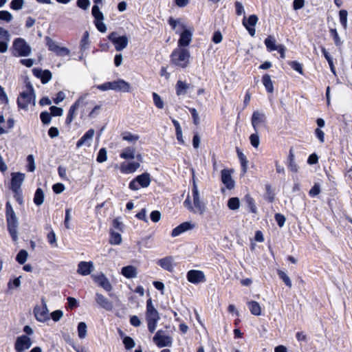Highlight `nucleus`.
I'll return each mask as SVG.
<instances>
[{"mask_svg":"<svg viewBox=\"0 0 352 352\" xmlns=\"http://www.w3.org/2000/svg\"><path fill=\"white\" fill-rule=\"evenodd\" d=\"M44 192L41 188H38L34 194V202L37 206H41L44 201Z\"/></svg>","mask_w":352,"mask_h":352,"instance_id":"38","label":"nucleus"},{"mask_svg":"<svg viewBox=\"0 0 352 352\" xmlns=\"http://www.w3.org/2000/svg\"><path fill=\"white\" fill-rule=\"evenodd\" d=\"M87 327L85 322H80L78 325V335L80 339H84L87 336Z\"/></svg>","mask_w":352,"mask_h":352,"instance_id":"39","label":"nucleus"},{"mask_svg":"<svg viewBox=\"0 0 352 352\" xmlns=\"http://www.w3.org/2000/svg\"><path fill=\"white\" fill-rule=\"evenodd\" d=\"M109 40L113 44L115 49L120 52L125 49L129 43V38L126 35L120 36L116 32H111L108 36Z\"/></svg>","mask_w":352,"mask_h":352,"instance_id":"6","label":"nucleus"},{"mask_svg":"<svg viewBox=\"0 0 352 352\" xmlns=\"http://www.w3.org/2000/svg\"><path fill=\"white\" fill-rule=\"evenodd\" d=\"M140 166L138 162H123L120 164V170L122 173L129 174L134 173Z\"/></svg>","mask_w":352,"mask_h":352,"instance_id":"25","label":"nucleus"},{"mask_svg":"<svg viewBox=\"0 0 352 352\" xmlns=\"http://www.w3.org/2000/svg\"><path fill=\"white\" fill-rule=\"evenodd\" d=\"M157 264L160 266L162 269L172 272L175 267V259L173 256H166L161 259H159Z\"/></svg>","mask_w":352,"mask_h":352,"instance_id":"21","label":"nucleus"},{"mask_svg":"<svg viewBox=\"0 0 352 352\" xmlns=\"http://www.w3.org/2000/svg\"><path fill=\"white\" fill-rule=\"evenodd\" d=\"M40 118L44 124H48L51 122V113L43 111L41 113Z\"/></svg>","mask_w":352,"mask_h":352,"instance_id":"57","label":"nucleus"},{"mask_svg":"<svg viewBox=\"0 0 352 352\" xmlns=\"http://www.w3.org/2000/svg\"><path fill=\"white\" fill-rule=\"evenodd\" d=\"M98 89L102 91H107L109 89L115 91L114 81L107 82L104 84L100 85L98 86Z\"/></svg>","mask_w":352,"mask_h":352,"instance_id":"54","label":"nucleus"},{"mask_svg":"<svg viewBox=\"0 0 352 352\" xmlns=\"http://www.w3.org/2000/svg\"><path fill=\"white\" fill-rule=\"evenodd\" d=\"M95 133V131L92 129L88 130L85 135L78 141L76 144V146L78 148L81 147L84 144H87L89 141H90Z\"/></svg>","mask_w":352,"mask_h":352,"instance_id":"31","label":"nucleus"},{"mask_svg":"<svg viewBox=\"0 0 352 352\" xmlns=\"http://www.w3.org/2000/svg\"><path fill=\"white\" fill-rule=\"evenodd\" d=\"M94 269V263L91 261H80L78 265L77 272L82 276H87Z\"/></svg>","mask_w":352,"mask_h":352,"instance_id":"20","label":"nucleus"},{"mask_svg":"<svg viewBox=\"0 0 352 352\" xmlns=\"http://www.w3.org/2000/svg\"><path fill=\"white\" fill-rule=\"evenodd\" d=\"M89 34L87 31L85 32L83 36L80 41V50H85L87 49L89 45Z\"/></svg>","mask_w":352,"mask_h":352,"instance_id":"45","label":"nucleus"},{"mask_svg":"<svg viewBox=\"0 0 352 352\" xmlns=\"http://www.w3.org/2000/svg\"><path fill=\"white\" fill-rule=\"evenodd\" d=\"M151 184L150 174L144 173L137 176L133 180L129 183V188L133 190H137L142 188H146Z\"/></svg>","mask_w":352,"mask_h":352,"instance_id":"7","label":"nucleus"},{"mask_svg":"<svg viewBox=\"0 0 352 352\" xmlns=\"http://www.w3.org/2000/svg\"><path fill=\"white\" fill-rule=\"evenodd\" d=\"M6 218L12 217V216H16V214H15L10 201H7V203L6 204Z\"/></svg>","mask_w":352,"mask_h":352,"instance_id":"63","label":"nucleus"},{"mask_svg":"<svg viewBox=\"0 0 352 352\" xmlns=\"http://www.w3.org/2000/svg\"><path fill=\"white\" fill-rule=\"evenodd\" d=\"M109 243L112 245H119L122 243V236L121 234L118 232H116L114 231L111 232V237L109 239Z\"/></svg>","mask_w":352,"mask_h":352,"instance_id":"41","label":"nucleus"},{"mask_svg":"<svg viewBox=\"0 0 352 352\" xmlns=\"http://www.w3.org/2000/svg\"><path fill=\"white\" fill-rule=\"evenodd\" d=\"M92 278L94 280L96 283H98L99 286L102 287L107 292H109L111 290V285L109 280L107 279V278L104 274H101L99 276L92 275Z\"/></svg>","mask_w":352,"mask_h":352,"instance_id":"24","label":"nucleus"},{"mask_svg":"<svg viewBox=\"0 0 352 352\" xmlns=\"http://www.w3.org/2000/svg\"><path fill=\"white\" fill-rule=\"evenodd\" d=\"M172 63L182 68H186L190 58V51L184 47H177L171 54Z\"/></svg>","mask_w":352,"mask_h":352,"instance_id":"1","label":"nucleus"},{"mask_svg":"<svg viewBox=\"0 0 352 352\" xmlns=\"http://www.w3.org/2000/svg\"><path fill=\"white\" fill-rule=\"evenodd\" d=\"M190 85L182 80H178L175 85L176 94L177 96L185 95L189 89Z\"/></svg>","mask_w":352,"mask_h":352,"instance_id":"32","label":"nucleus"},{"mask_svg":"<svg viewBox=\"0 0 352 352\" xmlns=\"http://www.w3.org/2000/svg\"><path fill=\"white\" fill-rule=\"evenodd\" d=\"M347 15L348 12L345 10H341L339 12L340 21L344 30L347 28Z\"/></svg>","mask_w":352,"mask_h":352,"instance_id":"46","label":"nucleus"},{"mask_svg":"<svg viewBox=\"0 0 352 352\" xmlns=\"http://www.w3.org/2000/svg\"><path fill=\"white\" fill-rule=\"evenodd\" d=\"M12 50L14 56H28L32 53L31 47L22 38H16L14 40Z\"/></svg>","mask_w":352,"mask_h":352,"instance_id":"3","label":"nucleus"},{"mask_svg":"<svg viewBox=\"0 0 352 352\" xmlns=\"http://www.w3.org/2000/svg\"><path fill=\"white\" fill-rule=\"evenodd\" d=\"M35 94L31 85H29L26 91H23L17 99L19 108L26 109L29 104H35Z\"/></svg>","mask_w":352,"mask_h":352,"instance_id":"5","label":"nucleus"},{"mask_svg":"<svg viewBox=\"0 0 352 352\" xmlns=\"http://www.w3.org/2000/svg\"><path fill=\"white\" fill-rule=\"evenodd\" d=\"M91 13L95 19L94 23L98 30L100 32H105L107 31V27L102 22L104 20V15L100 10L98 6L94 5L93 6Z\"/></svg>","mask_w":352,"mask_h":352,"instance_id":"9","label":"nucleus"},{"mask_svg":"<svg viewBox=\"0 0 352 352\" xmlns=\"http://www.w3.org/2000/svg\"><path fill=\"white\" fill-rule=\"evenodd\" d=\"M71 212V208H67L65 210V218L64 221V224L67 229H70Z\"/></svg>","mask_w":352,"mask_h":352,"instance_id":"59","label":"nucleus"},{"mask_svg":"<svg viewBox=\"0 0 352 352\" xmlns=\"http://www.w3.org/2000/svg\"><path fill=\"white\" fill-rule=\"evenodd\" d=\"M120 157L124 160H133L135 157V148L133 147H126L124 148L120 155Z\"/></svg>","mask_w":352,"mask_h":352,"instance_id":"33","label":"nucleus"},{"mask_svg":"<svg viewBox=\"0 0 352 352\" xmlns=\"http://www.w3.org/2000/svg\"><path fill=\"white\" fill-rule=\"evenodd\" d=\"M32 344L30 338L26 335L19 336L14 344V349L16 352H23L31 347Z\"/></svg>","mask_w":352,"mask_h":352,"instance_id":"11","label":"nucleus"},{"mask_svg":"<svg viewBox=\"0 0 352 352\" xmlns=\"http://www.w3.org/2000/svg\"><path fill=\"white\" fill-rule=\"evenodd\" d=\"M107 159V156L106 149L104 148H100L97 156V162L99 163H102L105 162Z\"/></svg>","mask_w":352,"mask_h":352,"instance_id":"53","label":"nucleus"},{"mask_svg":"<svg viewBox=\"0 0 352 352\" xmlns=\"http://www.w3.org/2000/svg\"><path fill=\"white\" fill-rule=\"evenodd\" d=\"M140 137L137 135H133L129 132H125L122 134V139L131 143H135Z\"/></svg>","mask_w":352,"mask_h":352,"instance_id":"43","label":"nucleus"},{"mask_svg":"<svg viewBox=\"0 0 352 352\" xmlns=\"http://www.w3.org/2000/svg\"><path fill=\"white\" fill-rule=\"evenodd\" d=\"M51 111V115L53 116H60L63 115V110L62 108L56 107V106H52L50 107Z\"/></svg>","mask_w":352,"mask_h":352,"instance_id":"64","label":"nucleus"},{"mask_svg":"<svg viewBox=\"0 0 352 352\" xmlns=\"http://www.w3.org/2000/svg\"><path fill=\"white\" fill-rule=\"evenodd\" d=\"M192 195L194 208L193 213L203 215L206 210V204L201 197L198 186L195 180L192 184Z\"/></svg>","mask_w":352,"mask_h":352,"instance_id":"4","label":"nucleus"},{"mask_svg":"<svg viewBox=\"0 0 352 352\" xmlns=\"http://www.w3.org/2000/svg\"><path fill=\"white\" fill-rule=\"evenodd\" d=\"M320 192V186L319 184L316 183L314 186L311 188L309 194L311 197H315L319 195Z\"/></svg>","mask_w":352,"mask_h":352,"instance_id":"60","label":"nucleus"},{"mask_svg":"<svg viewBox=\"0 0 352 352\" xmlns=\"http://www.w3.org/2000/svg\"><path fill=\"white\" fill-rule=\"evenodd\" d=\"M0 19L6 22H10L12 19V15L6 10L0 11Z\"/></svg>","mask_w":352,"mask_h":352,"instance_id":"58","label":"nucleus"},{"mask_svg":"<svg viewBox=\"0 0 352 352\" xmlns=\"http://www.w3.org/2000/svg\"><path fill=\"white\" fill-rule=\"evenodd\" d=\"M42 306H36L34 309V313L36 320L39 322H45L49 319L48 309L44 299H42Z\"/></svg>","mask_w":352,"mask_h":352,"instance_id":"14","label":"nucleus"},{"mask_svg":"<svg viewBox=\"0 0 352 352\" xmlns=\"http://www.w3.org/2000/svg\"><path fill=\"white\" fill-rule=\"evenodd\" d=\"M48 242L54 247L57 246L56 234L53 230L50 232L47 236Z\"/></svg>","mask_w":352,"mask_h":352,"instance_id":"62","label":"nucleus"},{"mask_svg":"<svg viewBox=\"0 0 352 352\" xmlns=\"http://www.w3.org/2000/svg\"><path fill=\"white\" fill-rule=\"evenodd\" d=\"M7 226L8 232L14 241L18 240L17 228L19 226L18 218L16 216H12L6 218Z\"/></svg>","mask_w":352,"mask_h":352,"instance_id":"12","label":"nucleus"},{"mask_svg":"<svg viewBox=\"0 0 352 352\" xmlns=\"http://www.w3.org/2000/svg\"><path fill=\"white\" fill-rule=\"evenodd\" d=\"M153 102L157 108L162 109L164 108V103L161 97L157 93H153Z\"/></svg>","mask_w":352,"mask_h":352,"instance_id":"48","label":"nucleus"},{"mask_svg":"<svg viewBox=\"0 0 352 352\" xmlns=\"http://www.w3.org/2000/svg\"><path fill=\"white\" fill-rule=\"evenodd\" d=\"M245 201H246V203L248 204V206L250 209V211L252 212H253V213H255L256 212V206L254 204V201L253 198H252L250 196H246L245 197Z\"/></svg>","mask_w":352,"mask_h":352,"instance_id":"56","label":"nucleus"},{"mask_svg":"<svg viewBox=\"0 0 352 352\" xmlns=\"http://www.w3.org/2000/svg\"><path fill=\"white\" fill-rule=\"evenodd\" d=\"M288 167L292 172L296 173L298 171V166L294 162V154L292 149L289 151Z\"/></svg>","mask_w":352,"mask_h":352,"instance_id":"42","label":"nucleus"},{"mask_svg":"<svg viewBox=\"0 0 352 352\" xmlns=\"http://www.w3.org/2000/svg\"><path fill=\"white\" fill-rule=\"evenodd\" d=\"M168 23L175 30L176 33L181 34L183 31L188 30L184 23L180 19L175 20L170 17L168 20Z\"/></svg>","mask_w":352,"mask_h":352,"instance_id":"27","label":"nucleus"},{"mask_svg":"<svg viewBox=\"0 0 352 352\" xmlns=\"http://www.w3.org/2000/svg\"><path fill=\"white\" fill-rule=\"evenodd\" d=\"M278 275L280 277V279L283 280V281L285 283V284L289 287V288L292 287V281L289 278V277L283 271L278 270L277 271Z\"/></svg>","mask_w":352,"mask_h":352,"instance_id":"47","label":"nucleus"},{"mask_svg":"<svg viewBox=\"0 0 352 352\" xmlns=\"http://www.w3.org/2000/svg\"><path fill=\"white\" fill-rule=\"evenodd\" d=\"M13 192L14 193V197L16 199V201L20 204L22 205L23 203V196H22V191L21 189L18 190H12Z\"/></svg>","mask_w":352,"mask_h":352,"instance_id":"61","label":"nucleus"},{"mask_svg":"<svg viewBox=\"0 0 352 352\" xmlns=\"http://www.w3.org/2000/svg\"><path fill=\"white\" fill-rule=\"evenodd\" d=\"M28 256V252L26 250H21L17 254L16 260L17 261V262L19 263H20L21 265L24 264L27 261Z\"/></svg>","mask_w":352,"mask_h":352,"instance_id":"44","label":"nucleus"},{"mask_svg":"<svg viewBox=\"0 0 352 352\" xmlns=\"http://www.w3.org/2000/svg\"><path fill=\"white\" fill-rule=\"evenodd\" d=\"M221 181L228 189H232L234 186V182L232 178L231 172L228 169L221 170Z\"/></svg>","mask_w":352,"mask_h":352,"instance_id":"26","label":"nucleus"},{"mask_svg":"<svg viewBox=\"0 0 352 352\" xmlns=\"http://www.w3.org/2000/svg\"><path fill=\"white\" fill-rule=\"evenodd\" d=\"M24 0H12L10 3L12 9L19 10L23 8Z\"/></svg>","mask_w":352,"mask_h":352,"instance_id":"55","label":"nucleus"},{"mask_svg":"<svg viewBox=\"0 0 352 352\" xmlns=\"http://www.w3.org/2000/svg\"><path fill=\"white\" fill-rule=\"evenodd\" d=\"M250 312L255 316H260L261 314V307L258 302L256 301H250L248 303Z\"/></svg>","mask_w":352,"mask_h":352,"instance_id":"35","label":"nucleus"},{"mask_svg":"<svg viewBox=\"0 0 352 352\" xmlns=\"http://www.w3.org/2000/svg\"><path fill=\"white\" fill-rule=\"evenodd\" d=\"M122 274L127 278H133L137 276V268L133 265H128L122 269Z\"/></svg>","mask_w":352,"mask_h":352,"instance_id":"30","label":"nucleus"},{"mask_svg":"<svg viewBox=\"0 0 352 352\" xmlns=\"http://www.w3.org/2000/svg\"><path fill=\"white\" fill-rule=\"evenodd\" d=\"M87 96V95L86 94V95H84V96H82L81 97H80L75 102V103L69 108L68 114H67V116L66 118V123L67 124H69L73 121L74 118L76 117V111L77 110V109L80 105L87 104V102H86Z\"/></svg>","mask_w":352,"mask_h":352,"instance_id":"13","label":"nucleus"},{"mask_svg":"<svg viewBox=\"0 0 352 352\" xmlns=\"http://www.w3.org/2000/svg\"><path fill=\"white\" fill-rule=\"evenodd\" d=\"M258 21V19L256 14H252L248 19L245 16L243 17V25L252 36L255 35L256 30L254 26L256 25Z\"/></svg>","mask_w":352,"mask_h":352,"instance_id":"15","label":"nucleus"},{"mask_svg":"<svg viewBox=\"0 0 352 352\" xmlns=\"http://www.w3.org/2000/svg\"><path fill=\"white\" fill-rule=\"evenodd\" d=\"M33 73L35 76L41 78L43 84L48 82L52 78V74L49 70L43 71L40 69H34Z\"/></svg>","mask_w":352,"mask_h":352,"instance_id":"28","label":"nucleus"},{"mask_svg":"<svg viewBox=\"0 0 352 352\" xmlns=\"http://www.w3.org/2000/svg\"><path fill=\"white\" fill-rule=\"evenodd\" d=\"M266 116L264 113L258 111H254L252 113L251 122L255 132L258 131L260 125L265 124Z\"/></svg>","mask_w":352,"mask_h":352,"instance_id":"17","label":"nucleus"},{"mask_svg":"<svg viewBox=\"0 0 352 352\" xmlns=\"http://www.w3.org/2000/svg\"><path fill=\"white\" fill-rule=\"evenodd\" d=\"M250 141L252 146L254 148H258L260 144L259 137L258 135V131L252 133L250 136Z\"/></svg>","mask_w":352,"mask_h":352,"instance_id":"50","label":"nucleus"},{"mask_svg":"<svg viewBox=\"0 0 352 352\" xmlns=\"http://www.w3.org/2000/svg\"><path fill=\"white\" fill-rule=\"evenodd\" d=\"M28 162V170L30 172H34L35 170V162L33 155H29L27 157Z\"/></svg>","mask_w":352,"mask_h":352,"instance_id":"52","label":"nucleus"},{"mask_svg":"<svg viewBox=\"0 0 352 352\" xmlns=\"http://www.w3.org/2000/svg\"><path fill=\"white\" fill-rule=\"evenodd\" d=\"M275 38L271 35L268 36L265 40V44L267 50L270 52L276 50L278 45H276Z\"/></svg>","mask_w":352,"mask_h":352,"instance_id":"34","label":"nucleus"},{"mask_svg":"<svg viewBox=\"0 0 352 352\" xmlns=\"http://www.w3.org/2000/svg\"><path fill=\"white\" fill-rule=\"evenodd\" d=\"M25 179V174L21 173H12L11 190L21 189V186Z\"/></svg>","mask_w":352,"mask_h":352,"instance_id":"22","label":"nucleus"},{"mask_svg":"<svg viewBox=\"0 0 352 352\" xmlns=\"http://www.w3.org/2000/svg\"><path fill=\"white\" fill-rule=\"evenodd\" d=\"M192 38V28L183 31L180 34V38L178 41V47L186 48L191 42Z\"/></svg>","mask_w":352,"mask_h":352,"instance_id":"19","label":"nucleus"},{"mask_svg":"<svg viewBox=\"0 0 352 352\" xmlns=\"http://www.w3.org/2000/svg\"><path fill=\"white\" fill-rule=\"evenodd\" d=\"M262 81L267 91L269 93H272L274 91V86L270 76L268 74H265L263 76Z\"/></svg>","mask_w":352,"mask_h":352,"instance_id":"36","label":"nucleus"},{"mask_svg":"<svg viewBox=\"0 0 352 352\" xmlns=\"http://www.w3.org/2000/svg\"><path fill=\"white\" fill-rule=\"evenodd\" d=\"M45 41L49 50L54 52L56 55L62 56L69 54L70 51L68 48L59 46L57 42L52 40L50 37L46 36Z\"/></svg>","mask_w":352,"mask_h":352,"instance_id":"10","label":"nucleus"},{"mask_svg":"<svg viewBox=\"0 0 352 352\" xmlns=\"http://www.w3.org/2000/svg\"><path fill=\"white\" fill-rule=\"evenodd\" d=\"M96 302L97 304L100 306L102 308L106 309L107 311H111L113 309V303L111 302L107 298L103 296L101 294L96 293Z\"/></svg>","mask_w":352,"mask_h":352,"instance_id":"23","label":"nucleus"},{"mask_svg":"<svg viewBox=\"0 0 352 352\" xmlns=\"http://www.w3.org/2000/svg\"><path fill=\"white\" fill-rule=\"evenodd\" d=\"M123 344L126 349H131L135 346V342L133 338L129 336H125L123 339Z\"/></svg>","mask_w":352,"mask_h":352,"instance_id":"51","label":"nucleus"},{"mask_svg":"<svg viewBox=\"0 0 352 352\" xmlns=\"http://www.w3.org/2000/svg\"><path fill=\"white\" fill-rule=\"evenodd\" d=\"M195 227V223L189 221L184 222L172 230L171 236L173 237L177 236L184 232L194 229Z\"/></svg>","mask_w":352,"mask_h":352,"instance_id":"18","label":"nucleus"},{"mask_svg":"<svg viewBox=\"0 0 352 352\" xmlns=\"http://www.w3.org/2000/svg\"><path fill=\"white\" fill-rule=\"evenodd\" d=\"M240 200L238 197L230 198L228 201V207L232 210H236L239 208Z\"/></svg>","mask_w":352,"mask_h":352,"instance_id":"40","label":"nucleus"},{"mask_svg":"<svg viewBox=\"0 0 352 352\" xmlns=\"http://www.w3.org/2000/svg\"><path fill=\"white\" fill-rule=\"evenodd\" d=\"M331 36L333 37L334 41V43L336 46H340L342 44V41H341L338 33L336 29H330L329 30Z\"/></svg>","mask_w":352,"mask_h":352,"instance_id":"49","label":"nucleus"},{"mask_svg":"<svg viewBox=\"0 0 352 352\" xmlns=\"http://www.w3.org/2000/svg\"><path fill=\"white\" fill-rule=\"evenodd\" d=\"M236 153L238 157L240 160L243 170L244 173L246 172L248 168V160L245 155L242 153L239 148L236 147Z\"/></svg>","mask_w":352,"mask_h":352,"instance_id":"37","label":"nucleus"},{"mask_svg":"<svg viewBox=\"0 0 352 352\" xmlns=\"http://www.w3.org/2000/svg\"><path fill=\"white\" fill-rule=\"evenodd\" d=\"M115 91L122 92H130L131 91V85L122 79L114 80Z\"/></svg>","mask_w":352,"mask_h":352,"instance_id":"29","label":"nucleus"},{"mask_svg":"<svg viewBox=\"0 0 352 352\" xmlns=\"http://www.w3.org/2000/svg\"><path fill=\"white\" fill-rule=\"evenodd\" d=\"M160 316L157 310L154 307L151 298L146 300V320L148 329L151 333H153L157 327V323Z\"/></svg>","mask_w":352,"mask_h":352,"instance_id":"2","label":"nucleus"},{"mask_svg":"<svg viewBox=\"0 0 352 352\" xmlns=\"http://www.w3.org/2000/svg\"><path fill=\"white\" fill-rule=\"evenodd\" d=\"M187 279L189 282L198 284L204 283L206 280L205 275L203 272L192 270L187 273Z\"/></svg>","mask_w":352,"mask_h":352,"instance_id":"16","label":"nucleus"},{"mask_svg":"<svg viewBox=\"0 0 352 352\" xmlns=\"http://www.w3.org/2000/svg\"><path fill=\"white\" fill-rule=\"evenodd\" d=\"M153 340L160 348L170 346L173 343L172 338L165 333V332L162 330H159L157 331L153 338Z\"/></svg>","mask_w":352,"mask_h":352,"instance_id":"8","label":"nucleus"}]
</instances>
